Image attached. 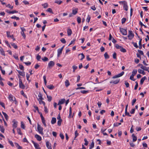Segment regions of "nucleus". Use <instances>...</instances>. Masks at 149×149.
Instances as JSON below:
<instances>
[{
	"mask_svg": "<svg viewBox=\"0 0 149 149\" xmlns=\"http://www.w3.org/2000/svg\"><path fill=\"white\" fill-rule=\"evenodd\" d=\"M43 79L44 80L45 84V85H46V87H47V88H49V89L50 90H52L54 88V86L52 84H50V85H47V86L46 85L47 81V80L46 79V77L45 75L43 77Z\"/></svg>",
	"mask_w": 149,
	"mask_h": 149,
	"instance_id": "1",
	"label": "nucleus"
},
{
	"mask_svg": "<svg viewBox=\"0 0 149 149\" xmlns=\"http://www.w3.org/2000/svg\"><path fill=\"white\" fill-rule=\"evenodd\" d=\"M119 2L120 4L123 3V8L124 10L126 11H127L128 6L127 5V3L126 1H120Z\"/></svg>",
	"mask_w": 149,
	"mask_h": 149,
	"instance_id": "2",
	"label": "nucleus"
},
{
	"mask_svg": "<svg viewBox=\"0 0 149 149\" xmlns=\"http://www.w3.org/2000/svg\"><path fill=\"white\" fill-rule=\"evenodd\" d=\"M37 130L39 132L40 134L42 135H43L44 134L43 132V129L42 127L41 126L38 124L37 125Z\"/></svg>",
	"mask_w": 149,
	"mask_h": 149,
	"instance_id": "3",
	"label": "nucleus"
},
{
	"mask_svg": "<svg viewBox=\"0 0 149 149\" xmlns=\"http://www.w3.org/2000/svg\"><path fill=\"white\" fill-rule=\"evenodd\" d=\"M134 35L132 33V31L131 30L129 31L128 32V34L127 36V37L128 38V39L130 40H131L134 37Z\"/></svg>",
	"mask_w": 149,
	"mask_h": 149,
	"instance_id": "4",
	"label": "nucleus"
},
{
	"mask_svg": "<svg viewBox=\"0 0 149 149\" xmlns=\"http://www.w3.org/2000/svg\"><path fill=\"white\" fill-rule=\"evenodd\" d=\"M55 65L54 62L52 61H49L47 69H51L52 67H53Z\"/></svg>",
	"mask_w": 149,
	"mask_h": 149,
	"instance_id": "5",
	"label": "nucleus"
},
{
	"mask_svg": "<svg viewBox=\"0 0 149 149\" xmlns=\"http://www.w3.org/2000/svg\"><path fill=\"white\" fill-rule=\"evenodd\" d=\"M120 32L123 35H127V29L120 28Z\"/></svg>",
	"mask_w": 149,
	"mask_h": 149,
	"instance_id": "6",
	"label": "nucleus"
},
{
	"mask_svg": "<svg viewBox=\"0 0 149 149\" xmlns=\"http://www.w3.org/2000/svg\"><path fill=\"white\" fill-rule=\"evenodd\" d=\"M124 74V72L123 71L121 73L115 75L112 77L113 79H115L118 77H120L123 75Z\"/></svg>",
	"mask_w": 149,
	"mask_h": 149,
	"instance_id": "7",
	"label": "nucleus"
},
{
	"mask_svg": "<svg viewBox=\"0 0 149 149\" xmlns=\"http://www.w3.org/2000/svg\"><path fill=\"white\" fill-rule=\"evenodd\" d=\"M13 127L14 128V129L16 128L17 125V122L16 121L15 119H14L13 120Z\"/></svg>",
	"mask_w": 149,
	"mask_h": 149,
	"instance_id": "8",
	"label": "nucleus"
},
{
	"mask_svg": "<svg viewBox=\"0 0 149 149\" xmlns=\"http://www.w3.org/2000/svg\"><path fill=\"white\" fill-rule=\"evenodd\" d=\"M120 79H117L115 80H112L110 81L111 84H117L120 81Z\"/></svg>",
	"mask_w": 149,
	"mask_h": 149,
	"instance_id": "9",
	"label": "nucleus"
},
{
	"mask_svg": "<svg viewBox=\"0 0 149 149\" xmlns=\"http://www.w3.org/2000/svg\"><path fill=\"white\" fill-rule=\"evenodd\" d=\"M32 143H33L34 145V146L36 149H41L39 147V146L38 143H36L33 141H32Z\"/></svg>",
	"mask_w": 149,
	"mask_h": 149,
	"instance_id": "10",
	"label": "nucleus"
},
{
	"mask_svg": "<svg viewBox=\"0 0 149 149\" xmlns=\"http://www.w3.org/2000/svg\"><path fill=\"white\" fill-rule=\"evenodd\" d=\"M6 11L9 14H13L14 13H18V11L15 10H14L12 11H10L9 10H6Z\"/></svg>",
	"mask_w": 149,
	"mask_h": 149,
	"instance_id": "11",
	"label": "nucleus"
},
{
	"mask_svg": "<svg viewBox=\"0 0 149 149\" xmlns=\"http://www.w3.org/2000/svg\"><path fill=\"white\" fill-rule=\"evenodd\" d=\"M46 147L48 149H52V148L51 146V144H50L49 141H47L46 143Z\"/></svg>",
	"mask_w": 149,
	"mask_h": 149,
	"instance_id": "12",
	"label": "nucleus"
},
{
	"mask_svg": "<svg viewBox=\"0 0 149 149\" xmlns=\"http://www.w3.org/2000/svg\"><path fill=\"white\" fill-rule=\"evenodd\" d=\"M65 100L64 99H61L59 101L58 105H61L63 104L65 102Z\"/></svg>",
	"mask_w": 149,
	"mask_h": 149,
	"instance_id": "13",
	"label": "nucleus"
},
{
	"mask_svg": "<svg viewBox=\"0 0 149 149\" xmlns=\"http://www.w3.org/2000/svg\"><path fill=\"white\" fill-rule=\"evenodd\" d=\"M35 137L36 139L37 140L39 141H40L42 139L41 137L39 135L36 134L35 135Z\"/></svg>",
	"mask_w": 149,
	"mask_h": 149,
	"instance_id": "14",
	"label": "nucleus"
},
{
	"mask_svg": "<svg viewBox=\"0 0 149 149\" xmlns=\"http://www.w3.org/2000/svg\"><path fill=\"white\" fill-rule=\"evenodd\" d=\"M8 98L10 101H14V100L13 99H14V100L15 99V97H13V95L11 94L9 95Z\"/></svg>",
	"mask_w": 149,
	"mask_h": 149,
	"instance_id": "15",
	"label": "nucleus"
},
{
	"mask_svg": "<svg viewBox=\"0 0 149 149\" xmlns=\"http://www.w3.org/2000/svg\"><path fill=\"white\" fill-rule=\"evenodd\" d=\"M132 137L133 141V142L136 141L137 139L136 136L134 135V134H132Z\"/></svg>",
	"mask_w": 149,
	"mask_h": 149,
	"instance_id": "16",
	"label": "nucleus"
},
{
	"mask_svg": "<svg viewBox=\"0 0 149 149\" xmlns=\"http://www.w3.org/2000/svg\"><path fill=\"white\" fill-rule=\"evenodd\" d=\"M0 51L1 54L2 55H3L4 56H5V52H4V51H3V49L1 47H0Z\"/></svg>",
	"mask_w": 149,
	"mask_h": 149,
	"instance_id": "17",
	"label": "nucleus"
},
{
	"mask_svg": "<svg viewBox=\"0 0 149 149\" xmlns=\"http://www.w3.org/2000/svg\"><path fill=\"white\" fill-rule=\"evenodd\" d=\"M56 122V119L55 118L53 117L52 118L51 123L52 124H54Z\"/></svg>",
	"mask_w": 149,
	"mask_h": 149,
	"instance_id": "18",
	"label": "nucleus"
},
{
	"mask_svg": "<svg viewBox=\"0 0 149 149\" xmlns=\"http://www.w3.org/2000/svg\"><path fill=\"white\" fill-rule=\"evenodd\" d=\"M70 85V84L68 80H66L65 81V86L66 87H68Z\"/></svg>",
	"mask_w": 149,
	"mask_h": 149,
	"instance_id": "19",
	"label": "nucleus"
},
{
	"mask_svg": "<svg viewBox=\"0 0 149 149\" xmlns=\"http://www.w3.org/2000/svg\"><path fill=\"white\" fill-rule=\"evenodd\" d=\"M42 96V94L40 92H39L38 95V97H39V98L38 99H39V100H42L43 99Z\"/></svg>",
	"mask_w": 149,
	"mask_h": 149,
	"instance_id": "20",
	"label": "nucleus"
},
{
	"mask_svg": "<svg viewBox=\"0 0 149 149\" xmlns=\"http://www.w3.org/2000/svg\"><path fill=\"white\" fill-rule=\"evenodd\" d=\"M62 52V51L60 49H59L57 50V56L58 57L61 54Z\"/></svg>",
	"mask_w": 149,
	"mask_h": 149,
	"instance_id": "21",
	"label": "nucleus"
},
{
	"mask_svg": "<svg viewBox=\"0 0 149 149\" xmlns=\"http://www.w3.org/2000/svg\"><path fill=\"white\" fill-rule=\"evenodd\" d=\"M78 12V9L76 8L74 9H73L72 10V13L73 15H76Z\"/></svg>",
	"mask_w": 149,
	"mask_h": 149,
	"instance_id": "22",
	"label": "nucleus"
},
{
	"mask_svg": "<svg viewBox=\"0 0 149 149\" xmlns=\"http://www.w3.org/2000/svg\"><path fill=\"white\" fill-rule=\"evenodd\" d=\"M2 113L3 114V115L6 119V120H7L8 119V116L6 113L3 112H2Z\"/></svg>",
	"mask_w": 149,
	"mask_h": 149,
	"instance_id": "23",
	"label": "nucleus"
},
{
	"mask_svg": "<svg viewBox=\"0 0 149 149\" xmlns=\"http://www.w3.org/2000/svg\"><path fill=\"white\" fill-rule=\"evenodd\" d=\"M146 77H143L141 80L140 84H142L145 80L146 79Z\"/></svg>",
	"mask_w": 149,
	"mask_h": 149,
	"instance_id": "24",
	"label": "nucleus"
},
{
	"mask_svg": "<svg viewBox=\"0 0 149 149\" xmlns=\"http://www.w3.org/2000/svg\"><path fill=\"white\" fill-rule=\"evenodd\" d=\"M17 71L20 75L22 76H25V73L24 72H21L20 70H17Z\"/></svg>",
	"mask_w": 149,
	"mask_h": 149,
	"instance_id": "25",
	"label": "nucleus"
},
{
	"mask_svg": "<svg viewBox=\"0 0 149 149\" xmlns=\"http://www.w3.org/2000/svg\"><path fill=\"white\" fill-rule=\"evenodd\" d=\"M68 35V36H70L71 35L72 33V31L70 29H68L67 30Z\"/></svg>",
	"mask_w": 149,
	"mask_h": 149,
	"instance_id": "26",
	"label": "nucleus"
},
{
	"mask_svg": "<svg viewBox=\"0 0 149 149\" xmlns=\"http://www.w3.org/2000/svg\"><path fill=\"white\" fill-rule=\"evenodd\" d=\"M138 72L140 74H142L143 75H144L145 74V72L143 70L141 69H139L138 70Z\"/></svg>",
	"mask_w": 149,
	"mask_h": 149,
	"instance_id": "27",
	"label": "nucleus"
},
{
	"mask_svg": "<svg viewBox=\"0 0 149 149\" xmlns=\"http://www.w3.org/2000/svg\"><path fill=\"white\" fill-rule=\"evenodd\" d=\"M0 130L2 133H4L5 129L3 126L0 125Z\"/></svg>",
	"mask_w": 149,
	"mask_h": 149,
	"instance_id": "28",
	"label": "nucleus"
},
{
	"mask_svg": "<svg viewBox=\"0 0 149 149\" xmlns=\"http://www.w3.org/2000/svg\"><path fill=\"white\" fill-rule=\"evenodd\" d=\"M17 131L18 134H20V135H22V133L21 132V130L20 128H17Z\"/></svg>",
	"mask_w": 149,
	"mask_h": 149,
	"instance_id": "29",
	"label": "nucleus"
},
{
	"mask_svg": "<svg viewBox=\"0 0 149 149\" xmlns=\"http://www.w3.org/2000/svg\"><path fill=\"white\" fill-rule=\"evenodd\" d=\"M11 45L15 49H17V46L13 42L10 43Z\"/></svg>",
	"mask_w": 149,
	"mask_h": 149,
	"instance_id": "30",
	"label": "nucleus"
},
{
	"mask_svg": "<svg viewBox=\"0 0 149 149\" xmlns=\"http://www.w3.org/2000/svg\"><path fill=\"white\" fill-rule=\"evenodd\" d=\"M38 100L39 101L40 104H43L44 106H45V103L42 100H39L38 99Z\"/></svg>",
	"mask_w": 149,
	"mask_h": 149,
	"instance_id": "31",
	"label": "nucleus"
},
{
	"mask_svg": "<svg viewBox=\"0 0 149 149\" xmlns=\"http://www.w3.org/2000/svg\"><path fill=\"white\" fill-rule=\"evenodd\" d=\"M80 55H81V57H80V60H83V59H84V58L85 56H84V54L83 53L79 54V56Z\"/></svg>",
	"mask_w": 149,
	"mask_h": 149,
	"instance_id": "32",
	"label": "nucleus"
},
{
	"mask_svg": "<svg viewBox=\"0 0 149 149\" xmlns=\"http://www.w3.org/2000/svg\"><path fill=\"white\" fill-rule=\"evenodd\" d=\"M120 50L121 52H126V50L122 46L121 48L120 49Z\"/></svg>",
	"mask_w": 149,
	"mask_h": 149,
	"instance_id": "33",
	"label": "nucleus"
},
{
	"mask_svg": "<svg viewBox=\"0 0 149 149\" xmlns=\"http://www.w3.org/2000/svg\"><path fill=\"white\" fill-rule=\"evenodd\" d=\"M62 2V1L61 0H56L55 1V3H57L59 5L61 4Z\"/></svg>",
	"mask_w": 149,
	"mask_h": 149,
	"instance_id": "34",
	"label": "nucleus"
},
{
	"mask_svg": "<svg viewBox=\"0 0 149 149\" xmlns=\"http://www.w3.org/2000/svg\"><path fill=\"white\" fill-rule=\"evenodd\" d=\"M104 56L105 57V58L106 59H108L109 56V55H108L107 52H105V54H104Z\"/></svg>",
	"mask_w": 149,
	"mask_h": 149,
	"instance_id": "35",
	"label": "nucleus"
},
{
	"mask_svg": "<svg viewBox=\"0 0 149 149\" xmlns=\"http://www.w3.org/2000/svg\"><path fill=\"white\" fill-rule=\"evenodd\" d=\"M115 47H116V48L117 49H120V48H121V46L119 45L118 44H115Z\"/></svg>",
	"mask_w": 149,
	"mask_h": 149,
	"instance_id": "36",
	"label": "nucleus"
},
{
	"mask_svg": "<svg viewBox=\"0 0 149 149\" xmlns=\"http://www.w3.org/2000/svg\"><path fill=\"white\" fill-rule=\"evenodd\" d=\"M94 144L93 142H92L91 143V144L90 146L89 149H91L92 148L94 147Z\"/></svg>",
	"mask_w": 149,
	"mask_h": 149,
	"instance_id": "37",
	"label": "nucleus"
},
{
	"mask_svg": "<svg viewBox=\"0 0 149 149\" xmlns=\"http://www.w3.org/2000/svg\"><path fill=\"white\" fill-rule=\"evenodd\" d=\"M42 6H43L44 8H46L48 7V4L47 3H45L43 4H42Z\"/></svg>",
	"mask_w": 149,
	"mask_h": 149,
	"instance_id": "38",
	"label": "nucleus"
},
{
	"mask_svg": "<svg viewBox=\"0 0 149 149\" xmlns=\"http://www.w3.org/2000/svg\"><path fill=\"white\" fill-rule=\"evenodd\" d=\"M19 85V88L22 89H24L25 87V86L24 84H23V83L22 84H21Z\"/></svg>",
	"mask_w": 149,
	"mask_h": 149,
	"instance_id": "39",
	"label": "nucleus"
},
{
	"mask_svg": "<svg viewBox=\"0 0 149 149\" xmlns=\"http://www.w3.org/2000/svg\"><path fill=\"white\" fill-rule=\"evenodd\" d=\"M126 20V19L125 18H123L121 19V23L122 24H123L125 23Z\"/></svg>",
	"mask_w": 149,
	"mask_h": 149,
	"instance_id": "40",
	"label": "nucleus"
},
{
	"mask_svg": "<svg viewBox=\"0 0 149 149\" xmlns=\"http://www.w3.org/2000/svg\"><path fill=\"white\" fill-rule=\"evenodd\" d=\"M47 11L49 12L50 13H51L52 14L53 13L52 11V10L51 8H48V9L47 10Z\"/></svg>",
	"mask_w": 149,
	"mask_h": 149,
	"instance_id": "41",
	"label": "nucleus"
},
{
	"mask_svg": "<svg viewBox=\"0 0 149 149\" xmlns=\"http://www.w3.org/2000/svg\"><path fill=\"white\" fill-rule=\"evenodd\" d=\"M74 134H75V137L74 139V140L75 139V138L79 135V134L78 133L77 130H76L75 131Z\"/></svg>",
	"mask_w": 149,
	"mask_h": 149,
	"instance_id": "42",
	"label": "nucleus"
},
{
	"mask_svg": "<svg viewBox=\"0 0 149 149\" xmlns=\"http://www.w3.org/2000/svg\"><path fill=\"white\" fill-rule=\"evenodd\" d=\"M21 34L23 37L24 39L26 38V35L24 33V32L21 31Z\"/></svg>",
	"mask_w": 149,
	"mask_h": 149,
	"instance_id": "43",
	"label": "nucleus"
},
{
	"mask_svg": "<svg viewBox=\"0 0 149 149\" xmlns=\"http://www.w3.org/2000/svg\"><path fill=\"white\" fill-rule=\"evenodd\" d=\"M60 41L63 43L65 44L66 42V41L65 39L64 38H62L61 40Z\"/></svg>",
	"mask_w": 149,
	"mask_h": 149,
	"instance_id": "44",
	"label": "nucleus"
},
{
	"mask_svg": "<svg viewBox=\"0 0 149 149\" xmlns=\"http://www.w3.org/2000/svg\"><path fill=\"white\" fill-rule=\"evenodd\" d=\"M21 127L23 129H25V126L24 124V123L22 121L21 122Z\"/></svg>",
	"mask_w": 149,
	"mask_h": 149,
	"instance_id": "45",
	"label": "nucleus"
},
{
	"mask_svg": "<svg viewBox=\"0 0 149 149\" xmlns=\"http://www.w3.org/2000/svg\"><path fill=\"white\" fill-rule=\"evenodd\" d=\"M134 74H132V75L130 76V79L132 81H134L135 80V79H134Z\"/></svg>",
	"mask_w": 149,
	"mask_h": 149,
	"instance_id": "46",
	"label": "nucleus"
},
{
	"mask_svg": "<svg viewBox=\"0 0 149 149\" xmlns=\"http://www.w3.org/2000/svg\"><path fill=\"white\" fill-rule=\"evenodd\" d=\"M11 18L13 19H16V20H18L19 19V17H17L16 16H13L11 17Z\"/></svg>",
	"mask_w": 149,
	"mask_h": 149,
	"instance_id": "47",
	"label": "nucleus"
},
{
	"mask_svg": "<svg viewBox=\"0 0 149 149\" xmlns=\"http://www.w3.org/2000/svg\"><path fill=\"white\" fill-rule=\"evenodd\" d=\"M47 95V97L48 99V101L49 102H50L51 101L52 99V97L51 96H49L48 95Z\"/></svg>",
	"mask_w": 149,
	"mask_h": 149,
	"instance_id": "48",
	"label": "nucleus"
},
{
	"mask_svg": "<svg viewBox=\"0 0 149 149\" xmlns=\"http://www.w3.org/2000/svg\"><path fill=\"white\" fill-rule=\"evenodd\" d=\"M42 60L44 61H46L48 60V58L46 57H45L43 58H42Z\"/></svg>",
	"mask_w": 149,
	"mask_h": 149,
	"instance_id": "49",
	"label": "nucleus"
},
{
	"mask_svg": "<svg viewBox=\"0 0 149 149\" xmlns=\"http://www.w3.org/2000/svg\"><path fill=\"white\" fill-rule=\"evenodd\" d=\"M137 71L136 70H133L132 74H134V76L137 73Z\"/></svg>",
	"mask_w": 149,
	"mask_h": 149,
	"instance_id": "50",
	"label": "nucleus"
},
{
	"mask_svg": "<svg viewBox=\"0 0 149 149\" xmlns=\"http://www.w3.org/2000/svg\"><path fill=\"white\" fill-rule=\"evenodd\" d=\"M136 99H133L132 101V106H133L134 103L136 102Z\"/></svg>",
	"mask_w": 149,
	"mask_h": 149,
	"instance_id": "51",
	"label": "nucleus"
},
{
	"mask_svg": "<svg viewBox=\"0 0 149 149\" xmlns=\"http://www.w3.org/2000/svg\"><path fill=\"white\" fill-rule=\"evenodd\" d=\"M135 83H136V85H135V87L134 88V89L135 90H136L137 89V88L138 86V82L137 81H136L135 82Z\"/></svg>",
	"mask_w": 149,
	"mask_h": 149,
	"instance_id": "52",
	"label": "nucleus"
},
{
	"mask_svg": "<svg viewBox=\"0 0 149 149\" xmlns=\"http://www.w3.org/2000/svg\"><path fill=\"white\" fill-rule=\"evenodd\" d=\"M62 121V120H59L58 121L57 124L58 126H60L61 125Z\"/></svg>",
	"mask_w": 149,
	"mask_h": 149,
	"instance_id": "53",
	"label": "nucleus"
},
{
	"mask_svg": "<svg viewBox=\"0 0 149 149\" xmlns=\"http://www.w3.org/2000/svg\"><path fill=\"white\" fill-rule=\"evenodd\" d=\"M91 17L90 16L88 15V17L87 18V19H86V21L88 22H89L90 21V19H91Z\"/></svg>",
	"mask_w": 149,
	"mask_h": 149,
	"instance_id": "54",
	"label": "nucleus"
},
{
	"mask_svg": "<svg viewBox=\"0 0 149 149\" xmlns=\"http://www.w3.org/2000/svg\"><path fill=\"white\" fill-rule=\"evenodd\" d=\"M81 19L80 17H78L77 18V21L78 23H80L81 22Z\"/></svg>",
	"mask_w": 149,
	"mask_h": 149,
	"instance_id": "55",
	"label": "nucleus"
},
{
	"mask_svg": "<svg viewBox=\"0 0 149 149\" xmlns=\"http://www.w3.org/2000/svg\"><path fill=\"white\" fill-rule=\"evenodd\" d=\"M84 141H85L84 145L85 146H87L88 144V142L86 138L84 139Z\"/></svg>",
	"mask_w": 149,
	"mask_h": 149,
	"instance_id": "56",
	"label": "nucleus"
},
{
	"mask_svg": "<svg viewBox=\"0 0 149 149\" xmlns=\"http://www.w3.org/2000/svg\"><path fill=\"white\" fill-rule=\"evenodd\" d=\"M81 93L83 94H86L88 92V91H85V90H83V91H80Z\"/></svg>",
	"mask_w": 149,
	"mask_h": 149,
	"instance_id": "57",
	"label": "nucleus"
},
{
	"mask_svg": "<svg viewBox=\"0 0 149 149\" xmlns=\"http://www.w3.org/2000/svg\"><path fill=\"white\" fill-rule=\"evenodd\" d=\"M113 57L114 59H116V54L115 52L113 55Z\"/></svg>",
	"mask_w": 149,
	"mask_h": 149,
	"instance_id": "58",
	"label": "nucleus"
},
{
	"mask_svg": "<svg viewBox=\"0 0 149 149\" xmlns=\"http://www.w3.org/2000/svg\"><path fill=\"white\" fill-rule=\"evenodd\" d=\"M21 94L23 95L24 97H26V96L24 93L23 91H22L20 92Z\"/></svg>",
	"mask_w": 149,
	"mask_h": 149,
	"instance_id": "59",
	"label": "nucleus"
},
{
	"mask_svg": "<svg viewBox=\"0 0 149 149\" xmlns=\"http://www.w3.org/2000/svg\"><path fill=\"white\" fill-rule=\"evenodd\" d=\"M132 43L133 44L134 46L136 48H138V46L137 45V44L136 43L133 42Z\"/></svg>",
	"mask_w": 149,
	"mask_h": 149,
	"instance_id": "60",
	"label": "nucleus"
},
{
	"mask_svg": "<svg viewBox=\"0 0 149 149\" xmlns=\"http://www.w3.org/2000/svg\"><path fill=\"white\" fill-rule=\"evenodd\" d=\"M135 111V109H132L130 111V113L132 114L134 113Z\"/></svg>",
	"mask_w": 149,
	"mask_h": 149,
	"instance_id": "61",
	"label": "nucleus"
},
{
	"mask_svg": "<svg viewBox=\"0 0 149 149\" xmlns=\"http://www.w3.org/2000/svg\"><path fill=\"white\" fill-rule=\"evenodd\" d=\"M138 52L139 53V54H140L141 55H143V53L142 51L138 50Z\"/></svg>",
	"mask_w": 149,
	"mask_h": 149,
	"instance_id": "62",
	"label": "nucleus"
},
{
	"mask_svg": "<svg viewBox=\"0 0 149 149\" xmlns=\"http://www.w3.org/2000/svg\"><path fill=\"white\" fill-rule=\"evenodd\" d=\"M8 142L12 146H14V145L12 141L9 140L8 141Z\"/></svg>",
	"mask_w": 149,
	"mask_h": 149,
	"instance_id": "63",
	"label": "nucleus"
},
{
	"mask_svg": "<svg viewBox=\"0 0 149 149\" xmlns=\"http://www.w3.org/2000/svg\"><path fill=\"white\" fill-rule=\"evenodd\" d=\"M60 136L62 139H64V136L62 133H61L60 134Z\"/></svg>",
	"mask_w": 149,
	"mask_h": 149,
	"instance_id": "64",
	"label": "nucleus"
}]
</instances>
